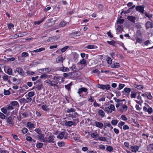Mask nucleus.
<instances>
[{
	"label": "nucleus",
	"mask_w": 153,
	"mask_h": 153,
	"mask_svg": "<svg viewBox=\"0 0 153 153\" xmlns=\"http://www.w3.org/2000/svg\"><path fill=\"white\" fill-rule=\"evenodd\" d=\"M116 107L117 110L121 113H123L124 111H127L128 108L126 105L123 104L121 102L116 104Z\"/></svg>",
	"instance_id": "obj_1"
},
{
	"label": "nucleus",
	"mask_w": 153,
	"mask_h": 153,
	"mask_svg": "<svg viewBox=\"0 0 153 153\" xmlns=\"http://www.w3.org/2000/svg\"><path fill=\"white\" fill-rule=\"evenodd\" d=\"M143 109L145 112H148L150 114L153 112L152 108L149 105L147 106H144L143 108Z\"/></svg>",
	"instance_id": "obj_2"
},
{
	"label": "nucleus",
	"mask_w": 153,
	"mask_h": 153,
	"mask_svg": "<svg viewBox=\"0 0 153 153\" xmlns=\"http://www.w3.org/2000/svg\"><path fill=\"white\" fill-rule=\"evenodd\" d=\"M17 72L20 75L22 76H24V72L23 69L19 67L17 68L14 70V72L16 73Z\"/></svg>",
	"instance_id": "obj_3"
},
{
	"label": "nucleus",
	"mask_w": 153,
	"mask_h": 153,
	"mask_svg": "<svg viewBox=\"0 0 153 153\" xmlns=\"http://www.w3.org/2000/svg\"><path fill=\"white\" fill-rule=\"evenodd\" d=\"M45 82L49 85L50 86H54V87H58V85L56 84L53 83V82H54V81H51L48 79L45 81Z\"/></svg>",
	"instance_id": "obj_4"
},
{
	"label": "nucleus",
	"mask_w": 153,
	"mask_h": 153,
	"mask_svg": "<svg viewBox=\"0 0 153 153\" xmlns=\"http://www.w3.org/2000/svg\"><path fill=\"white\" fill-rule=\"evenodd\" d=\"M65 58L62 55L58 56L56 59V62L57 63H62Z\"/></svg>",
	"instance_id": "obj_5"
},
{
	"label": "nucleus",
	"mask_w": 153,
	"mask_h": 153,
	"mask_svg": "<svg viewBox=\"0 0 153 153\" xmlns=\"http://www.w3.org/2000/svg\"><path fill=\"white\" fill-rule=\"evenodd\" d=\"M87 91V88L84 87H82L79 89L77 93L79 95V96L80 97V94L82 93V92H86Z\"/></svg>",
	"instance_id": "obj_6"
},
{
	"label": "nucleus",
	"mask_w": 153,
	"mask_h": 153,
	"mask_svg": "<svg viewBox=\"0 0 153 153\" xmlns=\"http://www.w3.org/2000/svg\"><path fill=\"white\" fill-rule=\"evenodd\" d=\"M139 148V146L136 145L132 146L131 147V151L135 153L138 151Z\"/></svg>",
	"instance_id": "obj_7"
},
{
	"label": "nucleus",
	"mask_w": 153,
	"mask_h": 153,
	"mask_svg": "<svg viewBox=\"0 0 153 153\" xmlns=\"http://www.w3.org/2000/svg\"><path fill=\"white\" fill-rule=\"evenodd\" d=\"M136 10L137 11L141 13H144V7L141 6H138L136 7Z\"/></svg>",
	"instance_id": "obj_8"
},
{
	"label": "nucleus",
	"mask_w": 153,
	"mask_h": 153,
	"mask_svg": "<svg viewBox=\"0 0 153 153\" xmlns=\"http://www.w3.org/2000/svg\"><path fill=\"white\" fill-rule=\"evenodd\" d=\"M58 70L63 72H66L69 71V69L68 68L65 67L64 66L58 68Z\"/></svg>",
	"instance_id": "obj_9"
},
{
	"label": "nucleus",
	"mask_w": 153,
	"mask_h": 153,
	"mask_svg": "<svg viewBox=\"0 0 153 153\" xmlns=\"http://www.w3.org/2000/svg\"><path fill=\"white\" fill-rule=\"evenodd\" d=\"M61 77L58 76H54L53 79L54 80V82L56 84H57L58 83L59 80L60 79Z\"/></svg>",
	"instance_id": "obj_10"
},
{
	"label": "nucleus",
	"mask_w": 153,
	"mask_h": 153,
	"mask_svg": "<svg viewBox=\"0 0 153 153\" xmlns=\"http://www.w3.org/2000/svg\"><path fill=\"white\" fill-rule=\"evenodd\" d=\"M65 121V125L67 126L70 127L74 124V123L72 121H68L67 122Z\"/></svg>",
	"instance_id": "obj_11"
},
{
	"label": "nucleus",
	"mask_w": 153,
	"mask_h": 153,
	"mask_svg": "<svg viewBox=\"0 0 153 153\" xmlns=\"http://www.w3.org/2000/svg\"><path fill=\"white\" fill-rule=\"evenodd\" d=\"M127 19L129 20L130 22H132L134 23L135 22V20H136V18L132 16H128L127 17Z\"/></svg>",
	"instance_id": "obj_12"
},
{
	"label": "nucleus",
	"mask_w": 153,
	"mask_h": 153,
	"mask_svg": "<svg viewBox=\"0 0 153 153\" xmlns=\"http://www.w3.org/2000/svg\"><path fill=\"white\" fill-rule=\"evenodd\" d=\"M54 138L55 137L53 136H50L48 137V140L46 141L49 143H54Z\"/></svg>",
	"instance_id": "obj_13"
},
{
	"label": "nucleus",
	"mask_w": 153,
	"mask_h": 153,
	"mask_svg": "<svg viewBox=\"0 0 153 153\" xmlns=\"http://www.w3.org/2000/svg\"><path fill=\"white\" fill-rule=\"evenodd\" d=\"M65 133L66 132L64 131L61 132L59 134V135L57 136V137L58 138L62 139L64 137Z\"/></svg>",
	"instance_id": "obj_14"
},
{
	"label": "nucleus",
	"mask_w": 153,
	"mask_h": 153,
	"mask_svg": "<svg viewBox=\"0 0 153 153\" xmlns=\"http://www.w3.org/2000/svg\"><path fill=\"white\" fill-rule=\"evenodd\" d=\"M95 124L96 126L100 128H102L103 126V124L100 122L96 121L95 122Z\"/></svg>",
	"instance_id": "obj_15"
},
{
	"label": "nucleus",
	"mask_w": 153,
	"mask_h": 153,
	"mask_svg": "<svg viewBox=\"0 0 153 153\" xmlns=\"http://www.w3.org/2000/svg\"><path fill=\"white\" fill-rule=\"evenodd\" d=\"M146 27L147 28H152L153 27L152 24L150 22H148L146 24Z\"/></svg>",
	"instance_id": "obj_16"
},
{
	"label": "nucleus",
	"mask_w": 153,
	"mask_h": 153,
	"mask_svg": "<svg viewBox=\"0 0 153 153\" xmlns=\"http://www.w3.org/2000/svg\"><path fill=\"white\" fill-rule=\"evenodd\" d=\"M56 40V36H52L48 39L47 41L48 42H51L55 41Z\"/></svg>",
	"instance_id": "obj_17"
},
{
	"label": "nucleus",
	"mask_w": 153,
	"mask_h": 153,
	"mask_svg": "<svg viewBox=\"0 0 153 153\" xmlns=\"http://www.w3.org/2000/svg\"><path fill=\"white\" fill-rule=\"evenodd\" d=\"M86 61L84 59H82L80 60L79 62H78L77 64H81V65H86Z\"/></svg>",
	"instance_id": "obj_18"
},
{
	"label": "nucleus",
	"mask_w": 153,
	"mask_h": 153,
	"mask_svg": "<svg viewBox=\"0 0 153 153\" xmlns=\"http://www.w3.org/2000/svg\"><path fill=\"white\" fill-rule=\"evenodd\" d=\"M45 49L44 48H39L38 49H36L35 50H34V51H31V52L34 53H37V52H41V51H42L44 50H45Z\"/></svg>",
	"instance_id": "obj_19"
},
{
	"label": "nucleus",
	"mask_w": 153,
	"mask_h": 153,
	"mask_svg": "<svg viewBox=\"0 0 153 153\" xmlns=\"http://www.w3.org/2000/svg\"><path fill=\"white\" fill-rule=\"evenodd\" d=\"M147 148L149 151L153 150V143L150 144L147 146Z\"/></svg>",
	"instance_id": "obj_20"
},
{
	"label": "nucleus",
	"mask_w": 153,
	"mask_h": 153,
	"mask_svg": "<svg viewBox=\"0 0 153 153\" xmlns=\"http://www.w3.org/2000/svg\"><path fill=\"white\" fill-rule=\"evenodd\" d=\"M76 111L75 109L74 108H68L66 111V112L68 113L74 112Z\"/></svg>",
	"instance_id": "obj_21"
},
{
	"label": "nucleus",
	"mask_w": 153,
	"mask_h": 153,
	"mask_svg": "<svg viewBox=\"0 0 153 153\" xmlns=\"http://www.w3.org/2000/svg\"><path fill=\"white\" fill-rule=\"evenodd\" d=\"M7 122L10 124H13V120L11 117H9L7 119Z\"/></svg>",
	"instance_id": "obj_22"
},
{
	"label": "nucleus",
	"mask_w": 153,
	"mask_h": 153,
	"mask_svg": "<svg viewBox=\"0 0 153 153\" xmlns=\"http://www.w3.org/2000/svg\"><path fill=\"white\" fill-rule=\"evenodd\" d=\"M104 110L107 113H111L112 112V111L109 108V107H105L104 109Z\"/></svg>",
	"instance_id": "obj_23"
},
{
	"label": "nucleus",
	"mask_w": 153,
	"mask_h": 153,
	"mask_svg": "<svg viewBox=\"0 0 153 153\" xmlns=\"http://www.w3.org/2000/svg\"><path fill=\"white\" fill-rule=\"evenodd\" d=\"M86 48L89 49H93L97 48V47L95 45H88L86 47Z\"/></svg>",
	"instance_id": "obj_24"
},
{
	"label": "nucleus",
	"mask_w": 153,
	"mask_h": 153,
	"mask_svg": "<svg viewBox=\"0 0 153 153\" xmlns=\"http://www.w3.org/2000/svg\"><path fill=\"white\" fill-rule=\"evenodd\" d=\"M120 66V64L118 63H114V64H112L111 66V67L112 68H118Z\"/></svg>",
	"instance_id": "obj_25"
},
{
	"label": "nucleus",
	"mask_w": 153,
	"mask_h": 153,
	"mask_svg": "<svg viewBox=\"0 0 153 153\" xmlns=\"http://www.w3.org/2000/svg\"><path fill=\"white\" fill-rule=\"evenodd\" d=\"M45 18V17H44V18L42 19L41 20L37 21H36L34 22V24L35 25L37 24L38 25H39L44 21Z\"/></svg>",
	"instance_id": "obj_26"
},
{
	"label": "nucleus",
	"mask_w": 153,
	"mask_h": 153,
	"mask_svg": "<svg viewBox=\"0 0 153 153\" xmlns=\"http://www.w3.org/2000/svg\"><path fill=\"white\" fill-rule=\"evenodd\" d=\"M91 136L93 138L99 137V135L97 132L93 133L91 134Z\"/></svg>",
	"instance_id": "obj_27"
},
{
	"label": "nucleus",
	"mask_w": 153,
	"mask_h": 153,
	"mask_svg": "<svg viewBox=\"0 0 153 153\" xmlns=\"http://www.w3.org/2000/svg\"><path fill=\"white\" fill-rule=\"evenodd\" d=\"M145 94L148 99L149 100H151L152 98V97L150 93L146 92L145 93Z\"/></svg>",
	"instance_id": "obj_28"
},
{
	"label": "nucleus",
	"mask_w": 153,
	"mask_h": 153,
	"mask_svg": "<svg viewBox=\"0 0 153 153\" xmlns=\"http://www.w3.org/2000/svg\"><path fill=\"white\" fill-rule=\"evenodd\" d=\"M35 95V93L33 91L29 92L27 94V96L31 98Z\"/></svg>",
	"instance_id": "obj_29"
},
{
	"label": "nucleus",
	"mask_w": 153,
	"mask_h": 153,
	"mask_svg": "<svg viewBox=\"0 0 153 153\" xmlns=\"http://www.w3.org/2000/svg\"><path fill=\"white\" fill-rule=\"evenodd\" d=\"M106 140V137H98V139L96 140H99L100 141H105Z\"/></svg>",
	"instance_id": "obj_30"
},
{
	"label": "nucleus",
	"mask_w": 153,
	"mask_h": 153,
	"mask_svg": "<svg viewBox=\"0 0 153 153\" xmlns=\"http://www.w3.org/2000/svg\"><path fill=\"white\" fill-rule=\"evenodd\" d=\"M98 113L100 116L102 117L104 116V112L102 110H99L98 111Z\"/></svg>",
	"instance_id": "obj_31"
},
{
	"label": "nucleus",
	"mask_w": 153,
	"mask_h": 153,
	"mask_svg": "<svg viewBox=\"0 0 153 153\" xmlns=\"http://www.w3.org/2000/svg\"><path fill=\"white\" fill-rule=\"evenodd\" d=\"M67 24L66 22L64 21H62L60 22L59 24V26L60 27H62L65 26Z\"/></svg>",
	"instance_id": "obj_32"
},
{
	"label": "nucleus",
	"mask_w": 153,
	"mask_h": 153,
	"mask_svg": "<svg viewBox=\"0 0 153 153\" xmlns=\"http://www.w3.org/2000/svg\"><path fill=\"white\" fill-rule=\"evenodd\" d=\"M80 32H75L71 33V35L74 37L79 36L80 35Z\"/></svg>",
	"instance_id": "obj_33"
},
{
	"label": "nucleus",
	"mask_w": 153,
	"mask_h": 153,
	"mask_svg": "<svg viewBox=\"0 0 153 153\" xmlns=\"http://www.w3.org/2000/svg\"><path fill=\"white\" fill-rule=\"evenodd\" d=\"M104 125L105 128H106L107 126H108L111 129L113 128V127L111 126L109 122L104 123Z\"/></svg>",
	"instance_id": "obj_34"
},
{
	"label": "nucleus",
	"mask_w": 153,
	"mask_h": 153,
	"mask_svg": "<svg viewBox=\"0 0 153 153\" xmlns=\"http://www.w3.org/2000/svg\"><path fill=\"white\" fill-rule=\"evenodd\" d=\"M51 70V68H44V74L48 73Z\"/></svg>",
	"instance_id": "obj_35"
},
{
	"label": "nucleus",
	"mask_w": 153,
	"mask_h": 153,
	"mask_svg": "<svg viewBox=\"0 0 153 153\" xmlns=\"http://www.w3.org/2000/svg\"><path fill=\"white\" fill-rule=\"evenodd\" d=\"M142 33L141 32L140 30H138L136 33V37H141Z\"/></svg>",
	"instance_id": "obj_36"
},
{
	"label": "nucleus",
	"mask_w": 153,
	"mask_h": 153,
	"mask_svg": "<svg viewBox=\"0 0 153 153\" xmlns=\"http://www.w3.org/2000/svg\"><path fill=\"white\" fill-rule=\"evenodd\" d=\"M19 101L21 104L26 103V101L25 98H22L19 100Z\"/></svg>",
	"instance_id": "obj_37"
},
{
	"label": "nucleus",
	"mask_w": 153,
	"mask_h": 153,
	"mask_svg": "<svg viewBox=\"0 0 153 153\" xmlns=\"http://www.w3.org/2000/svg\"><path fill=\"white\" fill-rule=\"evenodd\" d=\"M25 96L27 97L26 99H25L26 103H29L31 101L32 98H31L27 96V95H26Z\"/></svg>",
	"instance_id": "obj_38"
},
{
	"label": "nucleus",
	"mask_w": 153,
	"mask_h": 153,
	"mask_svg": "<svg viewBox=\"0 0 153 153\" xmlns=\"http://www.w3.org/2000/svg\"><path fill=\"white\" fill-rule=\"evenodd\" d=\"M118 122V121L117 120H114L111 121V123L112 125L115 126L117 124Z\"/></svg>",
	"instance_id": "obj_39"
},
{
	"label": "nucleus",
	"mask_w": 153,
	"mask_h": 153,
	"mask_svg": "<svg viewBox=\"0 0 153 153\" xmlns=\"http://www.w3.org/2000/svg\"><path fill=\"white\" fill-rule=\"evenodd\" d=\"M10 104L13 106H17L19 105V103L17 101H13L11 102Z\"/></svg>",
	"instance_id": "obj_40"
},
{
	"label": "nucleus",
	"mask_w": 153,
	"mask_h": 153,
	"mask_svg": "<svg viewBox=\"0 0 153 153\" xmlns=\"http://www.w3.org/2000/svg\"><path fill=\"white\" fill-rule=\"evenodd\" d=\"M131 91L130 88H125L124 89V91L126 93H130Z\"/></svg>",
	"instance_id": "obj_41"
},
{
	"label": "nucleus",
	"mask_w": 153,
	"mask_h": 153,
	"mask_svg": "<svg viewBox=\"0 0 153 153\" xmlns=\"http://www.w3.org/2000/svg\"><path fill=\"white\" fill-rule=\"evenodd\" d=\"M97 87L98 88L101 89L102 90H104V85L98 84L97 85Z\"/></svg>",
	"instance_id": "obj_42"
},
{
	"label": "nucleus",
	"mask_w": 153,
	"mask_h": 153,
	"mask_svg": "<svg viewBox=\"0 0 153 153\" xmlns=\"http://www.w3.org/2000/svg\"><path fill=\"white\" fill-rule=\"evenodd\" d=\"M107 148L106 149L109 152H111L113 149V148L110 146L106 145Z\"/></svg>",
	"instance_id": "obj_43"
},
{
	"label": "nucleus",
	"mask_w": 153,
	"mask_h": 153,
	"mask_svg": "<svg viewBox=\"0 0 153 153\" xmlns=\"http://www.w3.org/2000/svg\"><path fill=\"white\" fill-rule=\"evenodd\" d=\"M137 95V93L132 92L130 95L131 97L132 98H135Z\"/></svg>",
	"instance_id": "obj_44"
},
{
	"label": "nucleus",
	"mask_w": 153,
	"mask_h": 153,
	"mask_svg": "<svg viewBox=\"0 0 153 153\" xmlns=\"http://www.w3.org/2000/svg\"><path fill=\"white\" fill-rule=\"evenodd\" d=\"M7 73L9 75H11L12 74V70L10 68H9L7 70Z\"/></svg>",
	"instance_id": "obj_45"
},
{
	"label": "nucleus",
	"mask_w": 153,
	"mask_h": 153,
	"mask_svg": "<svg viewBox=\"0 0 153 153\" xmlns=\"http://www.w3.org/2000/svg\"><path fill=\"white\" fill-rule=\"evenodd\" d=\"M117 30L119 31L120 32H122V31L123 30L122 27L119 25H118L117 28L116 29Z\"/></svg>",
	"instance_id": "obj_46"
},
{
	"label": "nucleus",
	"mask_w": 153,
	"mask_h": 153,
	"mask_svg": "<svg viewBox=\"0 0 153 153\" xmlns=\"http://www.w3.org/2000/svg\"><path fill=\"white\" fill-rule=\"evenodd\" d=\"M39 138L40 140H42V141L45 142V141L44 139V137L43 134H41V135L39 136Z\"/></svg>",
	"instance_id": "obj_47"
},
{
	"label": "nucleus",
	"mask_w": 153,
	"mask_h": 153,
	"mask_svg": "<svg viewBox=\"0 0 153 153\" xmlns=\"http://www.w3.org/2000/svg\"><path fill=\"white\" fill-rule=\"evenodd\" d=\"M125 86V85L123 84H119L118 87L117 88L118 90H120L122 89Z\"/></svg>",
	"instance_id": "obj_48"
},
{
	"label": "nucleus",
	"mask_w": 153,
	"mask_h": 153,
	"mask_svg": "<svg viewBox=\"0 0 153 153\" xmlns=\"http://www.w3.org/2000/svg\"><path fill=\"white\" fill-rule=\"evenodd\" d=\"M27 126L30 128H33L34 127V125L31 122H28L27 124Z\"/></svg>",
	"instance_id": "obj_49"
},
{
	"label": "nucleus",
	"mask_w": 153,
	"mask_h": 153,
	"mask_svg": "<svg viewBox=\"0 0 153 153\" xmlns=\"http://www.w3.org/2000/svg\"><path fill=\"white\" fill-rule=\"evenodd\" d=\"M43 144L42 143H38L36 145V147L38 148H40L42 147Z\"/></svg>",
	"instance_id": "obj_50"
},
{
	"label": "nucleus",
	"mask_w": 153,
	"mask_h": 153,
	"mask_svg": "<svg viewBox=\"0 0 153 153\" xmlns=\"http://www.w3.org/2000/svg\"><path fill=\"white\" fill-rule=\"evenodd\" d=\"M136 41L137 42L141 43L142 41V37H136Z\"/></svg>",
	"instance_id": "obj_51"
},
{
	"label": "nucleus",
	"mask_w": 153,
	"mask_h": 153,
	"mask_svg": "<svg viewBox=\"0 0 153 153\" xmlns=\"http://www.w3.org/2000/svg\"><path fill=\"white\" fill-rule=\"evenodd\" d=\"M43 87V85L42 84H40L39 85H36V88L38 90H41L42 88Z\"/></svg>",
	"instance_id": "obj_52"
},
{
	"label": "nucleus",
	"mask_w": 153,
	"mask_h": 153,
	"mask_svg": "<svg viewBox=\"0 0 153 153\" xmlns=\"http://www.w3.org/2000/svg\"><path fill=\"white\" fill-rule=\"evenodd\" d=\"M109 108H110V109L112 111H114L115 110V107L114 105L111 104L109 107Z\"/></svg>",
	"instance_id": "obj_53"
},
{
	"label": "nucleus",
	"mask_w": 153,
	"mask_h": 153,
	"mask_svg": "<svg viewBox=\"0 0 153 153\" xmlns=\"http://www.w3.org/2000/svg\"><path fill=\"white\" fill-rule=\"evenodd\" d=\"M125 123L122 121H120L118 124V126L120 128H121L122 126H123Z\"/></svg>",
	"instance_id": "obj_54"
},
{
	"label": "nucleus",
	"mask_w": 153,
	"mask_h": 153,
	"mask_svg": "<svg viewBox=\"0 0 153 153\" xmlns=\"http://www.w3.org/2000/svg\"><path fill=\"white\" fill-rule=\"evenodd\" d=\"M58 144L59 146L62 147L65 145V143L62 141H59L58 143Z\"/></svg>",
	"instance_id": "obj_55"
},
{
	"label": "nucleus",
	"mask_w": 153,
	"mask_h": 153,
	"mask_svg": "<svg viewBox=\"0 0 153 153\" xmlns=\"http://www.w3.org/2000/svg\"><path fill=\"white\" fill-rule=\"evenodd\" d=\"M94 100L95 99L93 97L90 96V97L88 98V101L89 102H93L94 101Z\"/></svg>",
	"instance_id": "obj_56"
},
{
	"label": "nucleus",
	"mask_w": 153,
	"mask_h": 153,
	"mask_svg": "<svg viewBox=\"0 0 153 153\" xmlns=\"http://www.w3.org/2000/svg\"><path fill=\"white\" fill-rule=\"evenodd\" d=\"M71 82L69 84L66 85H65V87L68 90H69L71 88Z\"/></svg>",
	"instance_id": "obj_57"
},
{
	"label": "nucleus",
	"mask_w": 153,
	"mask_h": 153,
	"mask_svg": "<svg viewBox=\"0 0 153 153\" xmlns=\"http://www.w3.org/2000/svg\"><path fill=\"white\" fill-rule=\"evenodd\" d=\"M2 78L3 79L4 81H7L8 80V75L6 74H4V75L2 77Z\"/></svg>",
	"instance_id": "obj_58"
},
{
	"label": "nucleus",
	"mask_w": 153,
	"mask_h": 153,
	"mask_svg": "<svg viewBox=\"0 0 153 153\" xmlns=\"http://www.w3.org/2000/svg\"><path fill=\"white\" fill-rule=\"evenodd\" d=\"M107 61L108 64H111L112 63L111 59L110 57H108L106 59Z\"/></svg>",
	"instance_id": "obj_59"
},
{
	"label": "nucleus",
	"mask_w": 153,
	"mask_h": 153,
	"mask_svg": "<svg viewBox=\"0 0 153 153\" xmlns=\"http://www.w3.org/2000/svg\"><path fill=\"white\" fill-rule=\"evenodd\" d=\"M4 94L5 95H9L10 94V92L9 90L4 89Z\"/></svg>",
	"instance_id": "obj_60"
},
{
	"label": "nucleus",
	"mask_w": 153,
	"mask_h": 153,
	"mask_svg": "<svg viewBox=\"0 0 153 153\" xmlns=\"http://www.w3.org/2000/svg\"><path fill=\"white\" fill-rule=\"evenodd\" d=\"M124 21V20L123 19H119L117 21V24H122Z\"/></svg>",
	"instance_id": "obj_61"
},
{
	"label": "nucleus",
	"mask_w": 153,
	"mask_h": 153,
	"mask_svg": "<svg viewBox=\"0 0 153 153\" xmlns=\"http://www.w3.org/2000/svg\"><path fill=\"white\" fill-rule=\"evenodd\" d=\"M28 55V53L26 52H23L22 53V56L23 57H25Z\"/></svg>",
	"instance_id": "obj_62"
},
{
	"label": "nucleus",
	"mask_w": 153,
	"mask_h": 153,
	"mask_svg": "<svg viewBox=\"0 0 153 153\" xmlns=\"http://www.w3.org/2000/svg\"><path fill=\"white\" fill-rule=\"evenodd\" d=\"M111 88L110 85L109 84L104 85V90L106 89L107 90H109Z\"/></svg>",
	"instance_id": "obj_63"
},
{
	"label": "nucleus",
	"mask_w": 153,
	"mask_h": 153,
	"mask_svg": "<svg viewBox=\"0 0 153 153\" xmlns=\"http://www.w3.org/2000/svg\"><path fill=\"white\" fill-rule=\"evenodd\" d=\"M48 107V106L46 105H42V108L43 110L45 111H46L48 109V108H47Z\"/></svg>",
	"instance_id": "obj_64"
}]
</instances>
